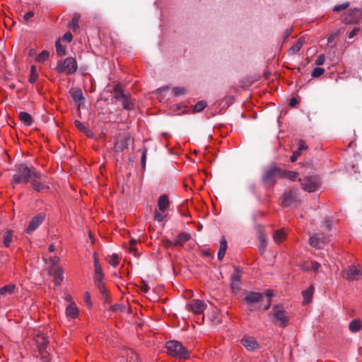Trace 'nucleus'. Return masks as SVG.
Segmentation results:
<instances>
[{
	"label": "nucleus",
	"instance_id": "nucleus-64",
	"mask_svg": "<svg viewBox=\"0 0 362 362\" xmlns=\"http://www.w3.org/2000/svg\"><path fill=\"white\" fill-rule=\"evenodd\" d=\"M119 308V305H114L111 307V309L113 310V311H116L118 310V308Z\"/></svg>",
	"mask_w": 362,
	"mask_h": 362
},
{
	"label": "nucleus",
	"instance_id": "nucleus-54",
	"mask_svg": "<svg viewBox=\"0 0 362 362\" xmlns=\"http://www.w3.org/2000/svg\"><path fill=\"white\" fill-rule=\"evenodd\" d=\"M325 55L324 54H320L317 57L316 61H315V64L317 65V66H320V65H322L325 62Z\"/></svg>",
	"mask_w": 362,
	"mask_h": 362
},
{
	"label": "nucleus",
	"instance_id": "nucleus-22",
	"mask_svg": "<svg viewBox=\"0 0 362 362\" xmlns=\"http://www.w3.org/2000/svg\"><path fill=\"white\" fill-rule=\"evenodd\" d=\"M191 238L190 234L182 232L178 234L175 240L174 245H183L185 243L189 240Z\"/></svg>",
	"mask_w": 362,
	"mask_h": 362
},
{
	"label": "nucleus",
	"instance_id": "nucleus-50",
	"mask_svg": "<svg viewBox=\"0 0 362 362\" xmlns=\"http://www.w3.org/2000/svg\"><path fill=\"white\" fill-rule=\"evenodd\" d=\"M175 95L178 96L185 93V89L182 87H175L173 88Z\"/></svg>",
	"mask_w": 362,
	"mask_h": 362
},
{
	"label": "nucleus",
	"instance_id": "nucleus-44",
	"mask_svg": "<svg viewBox=\"0 0 362 362\" xmlns=\"http://www.w3.org/2000/svg\"><path fill=\"white\" fill-rule=\"evenodd\" d=\"M163 212L156 211L154 212V220L158 222H161L165 218V216L163 214Z\"/></svg>",
	"mask_w": 362,
	"mask_h": 362
},
{
	"label": "nucleus",
	"instance_id": "nucleus-12",
	"mask_svg": "<svg viewBox=\"0 0 362 362\" xmlns=\"http://www.w3.org/2000/svg\"><path fill=\"white\" fill-rule=\"evenodd\" d=\"M329 241V237L321 233L314 234L309 238L310 245L317 249L323 247Z\"/></svg>",
	"mask_w": 362,
	"mask_h": 362
},
{
	"label": "nucleus",
	"instance_id": "nucleus-31",
	"mask_svg": "<svg viewBox=\"0 0 362 362\" xmlns=\"http://www.w3.org/2000/svg\"><path fill=\"white\" fill-rule=\"evenodd\" d=\"M81 16L79 13H74L72 18L71 21L70 22L69 27L73 30V31L76 32L79 29L78 22L80 20Z\"/></svg>",
	"mask_w": 362,
	"mask_h": 362
},
{
	"label": "nucleus",
	"instance_id": "nucleus-58",
	"mask_svg": "<svg viewBox=\"0 0 362 362\" xmlns=\"http://www.w3.org/2000/svg\"><path fill=\"white\" fill-rule=\"evenodd\" d=\"M95 274H103L102 267L100 264H95Z\"/></svg>",
	"mask_w": 362,
	"mask_h": 362
},
{
	"label": "nucleus",
	"instance_id": "nucleus-63",
	"mask_svg": "<svg viewBox=\"0 0 362 362\" xmlns=\"http://www.w3.org/2000/svg\"><path fill=\"white\" fill-rule=\"evenodd\" d=\"M55 250V247L54 245H50L48 247V251L49 252H53Z\"/></svg>",
	"mask_w": 362,
	"mask_h": 362
},
{
	"label": "nucleus",
	"instance_id": "nucleus-2",
	"mask_svg": "<svg viewBox=\"0 0 362 362\" xmlns=\"http://www.w3.org/2000/svg\"><path fill=\"white\" fill-rule=\"evenodd\" d=\"M35 173L34 169L30 168L25 164H19L16 167V173L13 175L11 183L13 185L27 184Z\"/></svg>",
	"mask_w": 362,
	"mask_h": 362
},
{
	"label": "nucleus",
	"instance_id": "nucleus-33",
	"mask_svg": "<svg viewBox=\"0 0 362 362\" xmlns=\"http://www.w3.org/2000/svg\"><path fill=\"white\" fill-rule=\"evenodd\" d=\"M73 100L75 102H81L83 100V92L81 89L77 88L71 91Z\"/></svg>",
	"mask_w": 362,
	"mask_h": 362
},
{
	"label": "nucleus",
	"instance_id": "nucleus-42",
	"mask_svg": "<svg viewBox=\"0 0 362 362\" xmlns=\"http://www.w3.org/2000/svg\"><path fill=\"white\" fill-rule=\"evenodd\" d=\"M325 70L323 68L316 67L312 72V77L317 78L325 73Z\"/></svg>",
	"mask_w": 362,
	"mask_h": 362
},
{
	"label": "nucleus",
	"instance_id": "nucleus-52",
	"mask_svg": "<svg viewBox=\"0 0 362 362\" xmlns=\"http://www.w3.org/2000/svg\"><path fill=\"white\" fill-rule=\"evenodd\" d=\"M310 266V269L314 272H317L321 267L320 264L316 261H311Z\"/></svg>",
	"mask_w": 362,
	"mask_h": 362
},
{
	"label": "nucleus",
	"instance_id": "nucleus-20",
	"mask_svg": "<svg viewBox=\"0 0 362 362\" xmlns=\"http://www.w3.org/2000/svg\"><path fill=\"white\" fill-rule=\"evenodd\" d=\"M79 310L74 303L67 305L65 310L66 316L70 319H76L78 316Z\"/></svg>",
	"mask_w": 362,
	"mask_h": 362
},
{
	"label": "nucleus",
	"instance_id": "nucleus-57",
	"mask_svg": "<svg viewBox=\"0 0 362 362\" xmlns=\"http://www.w3.org/2000/svg\"><path fill=\"white\" fill-rule=\"evenodd\" d=\"M298 104V100L296 98H292L289 101L291 107H296Z\"/></svg>",
	"mask_w": 362,
	"mask_h": 362
},
{
	"label": "nucleus",
	"instance_id": "nucleus-41",
	"mask_svg": "<svg viewBox=\"0 0 362 362\" xmlns=\"http://www.w3.org/2000/svg\"><path fill=\"white\" fill-rule=\"evenodd\" d=\"M119 257L116 254H113L110 256L108 263L112 267H117L119 264Z\"/></svg>",
	"mask_w": 362,
	"mask_h": 362
},
{
	"label": "nucleus",
	"instance_id": "nucleus-4",
	"mask_svg": "<svg viewBox=\"0 0 362 362\" xmlns=\"http://www.w3.org/2000/svg\"><path fill=\"white\" fill-rule=\"evenodd\" d=\"M166 349L168 354L178 358H188L189 351L180 341L172 340L166 343Z\"/></svg>",
	"mask_w": 362,
	"mask_h": 362
},
{
	"label": "nucleus",
	"instance_id": "nucleus-5",
	"mask_svg": "<svg viewBox=\"0 0 362 362\" xmlns=\"http://www.w3.org/2000/svg\"><path fill=\"white\" fill-rule=\"evenodd\" d=\"M43 260L45 263L50 264L49 272L51 275L55 276V284L59 285L61 281L63 279V271L59 266V258L57 256H52L49 258L46 256H43Z\"/></svg>",
	"mask_w": 362,
	"mask_h": 362
},
{
	"label": "nucleus",
	"instance_id": "nucleus-40",
	"mask_svg": "<svg viewBox=\"0 0 362 362\" xmlns=\"http://www.w3.org/2000/svg\"><path fill=\"white\" fill-rule=\"evenodd\" d=\"M206 106V102L199 101L198 103H197L194 105V106L193 107V112H201L202 110H203L205 108Z\"/></svg>",
	"mask_w": 362,
	"mask_h": 362
},
{
	"label": "nucleus",
	"instance_id": "nucleus-56",
	"mask_svg": "<svg viewBox=\"0 0 362 362\" xmlns=\"http://www.w3.org/2000/svg\"><path fill=\"white\" fill-rule=\"evenodd\" d=\"M300 154H301V153H299V151H295L293 153L292 156H291V158H290V159H291V162H295V161H296V160H297V159H298V158L299 157V156H300Z\"/></svg>",
	"mask_w": 362,
	"mask_h": 362
},
{
	"label": "nucleus",
	"instance_id": "nucleus-35",
	"mask_svg": "<svg viewBox=\"0 0 362 362\" xmlns=\"http://www.w3.org/2000/svg\"><path fill=\"white\" fill-rule=\"evenodd\" d=\"M113 91H114V98L116 99V100H122L126 94H124L123 93V90L122 89V87L120 86V85L117 84L116 86H115V87L113 88Z\"/></svg>",
	"mask_w": 362,
	"mask_h": 362
},
{
	"label": "nucleus",
	"instance_id": "nucleus-19",
	"mask_svg": "<svg viewBox=\"0 0 362 362\" xmlns=\"http://www.w3.org/2000/svg\"><path fill=\"white\" fill-rule=\"evenodd\" d=\"M240 271L238 269H235L230 276V285L234 292H238L240 289Z\"/></svg>",
	"mask_w": 362,
	"mask_h": 362
},
{
	"label": "nucleus",
	"instance_id": "nucleus-16",
	"mask_svg": "<svg viewBox=\"0 0 362 362\" xmlns=\"http://www.w3.org/2000/svg\"><path fill=\"white\" fill-rule=\"evenodd\" d=\"M241 344L249 351H255L259 348V344L255 337L245 335L241 339Z\"/></svg>",
	"mask_w": 362,
	"mask_h": 362
},
{
	"label": "nucleus",
	"instance_id": "nucleus-7",
	"mask_svg": "<svg viewBox=\"0 0 362 362\" xmlns=\"http://www.w3.org/2000/svg\"><path fill=\"white\" fill-rule=\"evenodd\" d=\"M300 203V200L298 197V189L296 188H291L288 192H285L282 194L281 205L283 207L297 206Z\"/></svg>",
	"mask_w": 362,
	"mask_h": 362
},
{
	"label": "nucleus",
	"instance_id": "nucleus-23",
	"mask_svg": "<svg viewBox=\"0 0 362 362\" xmlns=\"http://www.w3.org/2000/svg\"><path fill=\"white\" fill-rule=\"evenodd\" d=\"M13 231L10 229H6L2 232L3 243L6 247H8L12 242Z\"/></svg>",
	"mask_w": 362,
	"mask_h": 362
},
{
	"label": "nucleus",
	"instance_id": "nucleus-37",
	"mask_svg": "<svg viewBox=\"0 0 362 362\" xmlns=\"http://www.w3.org/2000/svg\"><path fill=\"white\" fill-rule=\"evenodd\" d=\"M298 173L294 171H282L280 177H286L291 180H296L298 177Z\"/></svg>",
	"mask_w": 362,
	"mask_h": 362
},
{
	"label": "nucleus",
	"instance_id": "nucleus-27",
	"mask_svg": "<svg viewBox=\"0 0 362 362\" xmlns=\"http://www.w3.org/2000/svg\"><path fill=\"white\" fill-rule=\"evenodd\" d=\"M16 289V285L13 284H9L5 285L4 286L0 288V296H8L14 293Z\"/></svg>",
	"mask_w": 362,
	"mask_h": 362
},
{
	"label": "nucleus",
	"instance_id": "nucleus-59",
	"mask_svg": "<svg viewBox=\"0 0 362 362\" xmlns=\"http://www.w3.org/2000/svg\"><path fill=\"white\" fill-rule=\"evenodd\" d=\"M325 226L328 230H330L332 225V221L330 218H327L325 221Z\"/></svg>",
	"mask_w": 362,
	"mask_h": 362
},
{
	"label": "nucleus",
	"instance_id": "nucleus-21",
	"mask_svg": "<svg viewBox=\"0 0 362 362\" xmlns=\"http://www.w3.org/2000/svg\"><path fill=\"white\" fill-rule=\"evenodd\" d=\"M170 206V202L166 194H163L159 197L158 200V207L161 212L165 211Z\"/></svg>",
	"mask_w": 362,
	"mask_h": 362
},
{
	"label": "nucleus",
	"instance_id": "nucleus-53",
	"mask_svg": "<svg viewBox=\"0 0 362 362\" xmlns=\"http://www.w3.org/2000/svg\"><path fill=\"white\" fill-rule=\"evenodd\" d=\"M72 34L69 31L66 32L62 37V40L67 42H70L72 40Z\"/></svg>",
	"mask_w": 362,
	"mask_h": 362
},
{
	"label": "nucleus",
	"instance_id": "nucleus-3",
	"mask_svg": "<svg viewBox=\"0 0 362 362\" xmlns=\"http://www.w3.org/2000/svg\"><path fill=\"white\" fill-rule=\"evenodd\" d=\"M54 70L58 74H74L78 70V63L74 57H69L57 62Z\"/></svg>",
	"mask_w": 362,
	"mask_h": 362
},
{
	"label": "nucleus",
	"instance_id": "nucleus-62",
	"mask_svg": "<svg viewBox=\"0 0 362 362\" xmlns=\"http://www.w3.org/2000/svg\"><path fill=\"white\" fill-rule=\"evenodd\" d=\"M225 254H226V253H224V252H219V251H218V259H222L223 258V257H224Z\"/></svg>",
	"mask_w": 362,
	"mask_h": 362
},
{
	"label": "nucleus",
	"instance_id": "nucleus-14",
	"mask_svg": "<svg viewBox=\"0 0 362 362\" xmlns=\"http://www.w3.org/2000/svg\"><path fill=\"white\" fill-rule=\"evenodd\" d=\"M344 279L349 281L358 280L362 275L361 271L358 266L352 265L341 273Z\"/></svg>",
	"mask_w": 362,
	"mask_h": 362
},
{
	"label": "nucleus",
	"instance_id": "nucleus-32",
	"mask_svg": "<svg viewBox=\"0 0 362 362\" xmlns=\"http://www.w3.org/2000/svg\"><path fill=\"white\" fill-rule=\"evenodd\" d=\"M39 77V74L37 73V67L35 65H32L30 67V74L29 76V82L32 84L35 83Z\"/></svg>",
	"mask_w": 362,
	"mask_h": 362
},
{
	"label": "nucleus",
	"instance_id": "nucleus-24",
	"mask_svg": "<svg viewBox=\"0 0 362 362\" xmlns=\"http://www.w3.org/2000/svg\"><path fill=\"white\" fill-rule=\"evenodd\" d=\"M305 40L303 38H299L296 41L291 47L288 50L289 55H294L297 54L301 49Z\"/></svg>",
	"mask_w": 362,
	"mask_h": 362
},
{
	"label": "nucleus",
	"instance_id": "nucleus-38",
	"mask_svg": "<svg viewBox=\"0 0 362 362\" xmlns=\"http://www.w3.org/2000/svg\"><path fill=\"white\" fill-rule=\"evenodd\" d=\"M49 52L47 50H43L36 57V61L40 63H43L48 59Z\"/></svg>",
	"mask_w": 362,
	"mask_h": 362
},
{
	"label": "nucleus",
	"instance_id": "nucleus-18",
	"mask_svg": "<svg viewBox=\"0 0 362 362\" xmlns=\"http://www.w3.org/2000/svg\"><path fill=\"white\" fill-rule=\"evenodd\" d=\"M131 140L130 136L127 135H121L119 136L117 141L115 144V150L117 152H122L125 149L128 148L129 141Z\"/></svg>",
	"mask_w": 362,
	"mask_h": 362
},
{
	"label": "nucleus",
	"instance_id": "nucleus-28",
	"mask_svg": "<svg viewBox=\"0 0 362 362\" xmlns=\"http://www.w3.org/2000/svg\"><path fill=\"white\" fill-rule=\"evenodd\" d=\"M121 100L124 109L127 110L134 109V103L133 100L129 98V95H125V96Z\"/></svg>",
	"mask_w": 362,
	"mask_h": 362
},
{
	"label": "nucleus",
	"instance_id": "nucleus-13",
	"mask_svg": "<svg viewBox=\"0 0 362 362\" xmlns=\"http://www.w3.org/2000/svg\"><path fill=\"white\" fill-rule=\"evenodd\" d=\"M301 182L302 189L308 192H315L319 187V182L315 177H306L303 180L299 179Z\"/></svg>",
	"mask_w": 362,
	"mask_h": 362
},
{
	"label": "nucleus",
	"instance_id": "nucleus-61",
	"mask_svg": "<svg viewBox=\"0 0 362 362\" xmlns=\"http://www.w3.org/2000/svg\"><path fill=\"white\" fill-rule=\"evenodd\" d=\"M148 290H149V287L146 284L141 287V291L144 293H147L148 291Z\"/></svg>",
	"mask_w": 362,
	"mask_h": 362
},
{
	"label": "nucleus",
	"instance_id": "nucleus-60",
	"mask_svg": "<svg viewBox=\"0 0 362 362\" xmlns=\"http://www.w3.org/2000/svg\"><path fill=\"white\" fill-rule=\"evenodd\" d=\"M146 149H144L142 152V156H141V163L144 166H145V164H146Z\"/></svg>",
	"mask_w": 362,
	"mask_h": 362
},
{
	"label": "nucleus",
	"instance_id": "nucleus-36",
	"mask_svg": "<svg viewBox=\"0 0 362 362\" xmlns=\"http://www.w3.org/2000/svg\"><path fill=\"white\" fill-rule=\"evenodd\" d=\"M74 124L78 129L86 134L87 136H90L91 133L90 130L87 127H86L81 122L76 120L74 122Z\"/></svg>",
	"mask_w": 362,
	"mask_h": 362
},
{
	"label": "nucleus",
	"instance_id": "nucleus-25",
	"mask_svg": "<svg viewBox=\"0 0 362 362\" xmlns=\"http://www.w3.org/2000/svg\"><path fill=\"white\" fill-rule=\"evenodd\" d=\"M18 118L27 127L31 126L33 123L32 116L26 112H21L18 114Z\"/></svg>",
	"mask_w": 362,
	"mask_h": 362
},
{
	"label": "nucleus",
	"instance_id": "nucleus-47",
	"mask_svg": "<svg viewBox=\"0 0 362 362\" xmlns=\"http://www.w3.org/2000/svg\"><path fill=\"white\" fill-rule=\"evenodd\" d=\"M349 3H344V4H339V5L335 6L333 8V11H339L344 10V9H346L349 6Z\"/></svg>",
	"mask_w": 362,
	"mask_h": 362
},
{
	"label": "nucleus",
	"instance_id": "nucleus-51",
	"mask_svg": "<svg viewBox=\"0 0 362 362\" xmlns=\"http://www.w3.org/2000/svg\"><path fill=\"white\" fill-rule=\"evenodd\" d=\"M361 28L359 27H355L351 31H350L348 34V37L349 39L353 38L354 36H356L358 32L360 31Z\"/></svg>",
	"mask_w": 362,
	"mask_h": 362
},
{
	"label": "nucleus",
	"instance_id": "nucleus-43",
	"mask_svg": "<svg viewBox=\"0 0 362 362\" xmlns=\"http://www.w3.org/2000/svg\"><path fill=\"white\" fill-rule=\"evenodd\" d=\"M259 247L262 252H264V250L266 248L267 246V240L264 235H260L259 237Z\"/></svg>",
	"mask_w": 362,
	"mask_h": 362
},
{
	"label": "nucleus",
	"instance_id": "nucleus-9",
	"mask_svg": "<svg viewBox=\"0 0 362 362\" xmlns=\"http://www.w3.org/2000/svg\"><path fill=\"white\" fill-rule=\"evenodd\" d=\"M31 185L37 192H45L49 189L48 183L46 182L43 175L37 171L33 175L31 178Z\"/></svg>",
	"mask_w": 362,
	"mask_h": 362
},
{
	"label": "nucleus",
	"instance_id": "nucleus-6",
	"mask_svg": "<svg viewBox=\"0 0 362 362\" xmlns=\"http://www.w3.org/2000/svg\"><path fill=\"white\" fill-rule=\"evenodd\" d=\"M271 316L272 321L276 326L284 327L288 323V315L281 305H276L273 308Z\"/></svg>",
	"mask_w": 362,
	"mask_h": 362
},
{
	"label": "nucleus",
	"instance_id": "nucleus-26",
	"mask_svg": "<svg viewBox=\"0 0 362 362\" xmlns=\"http://www.w3.org/2000/svg\"><path fill=\"white\" fill-rule=\"evenodd\" d=\"M273 238L275 243L280 244L286 238V233L284 229L276 230L274 232Z\"/></svg>",
	"mask_w": 362,
	"mask_h": 362
},
{
	"label": "nucleus",
	"instance_id": "nucleus-30",
	"mask_svg": "<svg viewBox=\"0 0 362 362\" xmlns=\"http://www.w3.org/2000/svg\"><path fill=\"white\" fill-rule=\"evenodd\" d=\"M56 52L59 57H63L66 54V46L62 45L60 39L55 42Z\"/></svg>",
	"mask_w": 362,
	"mask_h": 362
},
{
	"label": "nucleus",
	"instance_id": "nucleus-17",
	"mask_svg": "<svg viewBox=\"0 0 362 362\" xmlns=\"http://www.w3.org/2000/svg\"><path fill=\"white\" fill-rule=\"evenodd\" d=\"M45 215L43 213H40L35 216L30 221L28 228L25 230L27 233H32L35 231L44 221Z\"/></svg>",
	"mask_w": 362,
	"mask_h": 362
},
{
	"label": "nucleus",
	"instance_id": "nucleus-34",
	"mask_svg": "<svg viewBox=\"0 0 362 362\" xmlns=\"http://www.w3.org/2000/svg\"><path fill=\"white\" fill-rule=\"evenodd\" d=\"M349 329L352 332H356L361 329V322L359 320H354L349 323Z\"/></svg>",
	"mask_w": 362,
	"mask_h": 362
},
{
	"label": "nucleus",
	"instance_id": "nucleus-8",
	"mask_svg": "<svg viewBox=\"0 0 362 362\" xmlns=\"http://www.w3.org/2000/svg\"><path fill=\"white\" fill-rule=\"evenodd\" d=\"M35 342L38 349L39 354L43 362L49 361V354L47 350L48 345L47 338L44 334H37L35 337Z\"/></svg>",
	"mask_w": 362,
	"mask_h": 362
},
{
	"label": "nucleus",
	"instance_id": "nucleus-45",
	"mask_svg": "<svg viewBox=\"0 0 362 362\" xmlns=\"http://www.w3.org/2000/svg\"><path fill=\"white\" fill-rule=\"evenodd\" d=\"M227 250V242L224 237H223L222 240L220 242V247H219V252H222L226 253Z\"/></svg>",
	"mask_w": 362,
	"mask_h": 362
},
{
	"label": "nucleus",
	"instance_id": "nucleus-11",
	"mask_svg": "<svg viewBox=\"0 0 362 362\" xmlns=\"http://www.w3.org/2000/svg\"><path fill=\"white\" fill-rule=\"evenodd\" d=\"M361 19L362 11L358 8L348 10L342 17V21L346 24H356Z\"/></svg>",
	"mask_w": 362,
	"mask_h": 362
},
{
	"label": "nucleus",
	"instance_id": "nucleus-39",
	"mask_svg": "<svg viewBox=\"0 0 362 362\" xmlns=\"http://www.w3.org/2000/svg\"><path fill=\"white\" fill-rule=\"evenodd\" d=\"M95 285L98 288L103 296L106 298L107 296V290L105 287V283L103 281L100 283L95 284Z\"/></svg>",
	"mask_w": 362,
	"mask_h": 362
},
{
	"label": "nucleus",
	"instance_id": "nucleus-29",
	"mask_svg": "<svg viewBox=\"0 0 362 362\" xmlns=\"http://www.w3.org/2000/svg\"><path fill=\"white\" fill-rule=\"evenodd\" d=\"M314 292V287L313 286H310L307 290L303 291V303L308 304L309 303L313 298Z\"/></svg>",
	"mask_w": 362,
	"mask_h": 362
},
{
	"label": "nucleus",
	"instance_id": "nucleus-15",
	"mask_svg": "<svg viewBox=\"0 0 362 362\" xmlns=\"http://www.w3.org/2000/svg\"><path fill=\"white\" fill-rule=\"evenodd\" d=\"M206 305L202 300H192L187 305L188 310L193 312L194 314H201L206 309Z\"/></svg>",
	"mask_w": 362,
	"mask_h": 362
},
{
	"label": "nucleus",
	"instance_id": "nucleus-1",
	"mask_svg": "<svg viewBox=\"0 0 362 362\" xmlns=\"http://www.w3.org/2000/svg\"><path fill=\"white\" fill-rule=\"evenodd\" d=\"M244 301L247 303L250 311L261 309L267 310L272 303L270 295L253 291L246 293Z\"/></svg>",
	"mask_w": 362,
	"mask_h": 362
},
{
	"label": "nucleus",
	"instance_id": "nucleus-48",
	"mask_svg": "<svg viewBox=\"0 0 362 362\" xmlns=\"http://www.w3.org/2000/svg\"><path fill=\"white\" fill-rule=\"evenodd\" d=\"M103 278H104V274H95L94 277H93L94 284H95L98 283L103 282Z\"/></svg>",
	"mask_w": 362,
	"mask_h": 362
},
{
	"label": "nucleus",
	"instance_id": "nucleus-55",
	"mask_svg": "<svg viewBox=\"0 0 362 362\" xmlns=\"http://www.w3.org/2000/svg\"><path fill=\"white\" fill-rule=\"evenodd\" d=\"M34 15H35L34 12L32 11H28V12H27L26 13L24 14L23 19L26 22H28L29 20L34 16Z\"/></svg>",
	"mask_w": 362,
	"mask_h": 362
},
{
	"label": "nucleus",
	"instance_id": "nucleus-10",
	"mask_svg": "<svg viewBox=\"0 0 362 362\" xmlns=\"http://www.w3.org/2000/svg\"><path fill=\"white\" fill-rule=\"evenodd\" d=\"M281 169L273 166L269 169L265 170L262 175V181L264 184L269 186H274L276 183V177L277 175L281 176Z\"/></svg>",
	"mask_w": 362,
	"mask_h": 362
},
{
	"label": "nucleus",
	"instance_id": "nucleus-49",
	"mask_svg": "<svg viewBox=\"0 0 362 362\" xmlns=\"http://www.w3.org/2000/svg\"><path fill=\"white\" fill-rule=\"evenodd\" d=\"M137 243L136 240L135 239H131L130 241H129V244H130V247L129 248V252L130 253H134V254H136V248L134 247V245Z\"/></svg>",
	"mask_w": 362,
	"mask_h": 362
},
{
	"label": "nucleus",
	"instance_id": "nucleus-46",
	"mask_svg": "<svg viewBox=\"0 0 362 362\" xmlns=\"http://www.w3.org/2000/svg\"><path fill=\"white\" fill-rule=\"evenodd\" d=\"M308 148V146L306 145V143L304 140H299L298 141V147L296 151H299V153H301V152L305 149Z\"/></svg>",
	"mask_w": 362,
	"mask_h": 362
}]
</instances>
